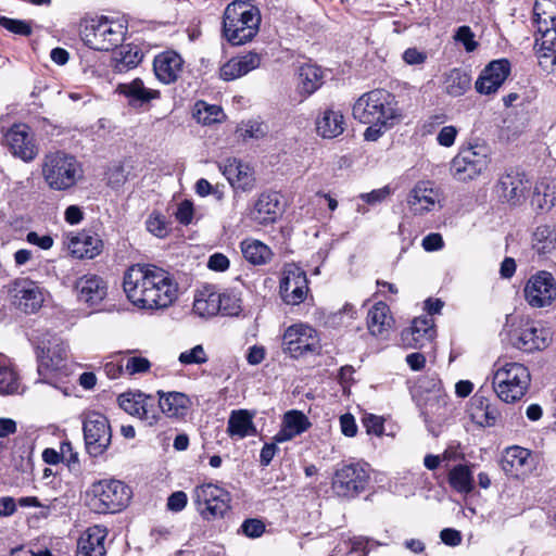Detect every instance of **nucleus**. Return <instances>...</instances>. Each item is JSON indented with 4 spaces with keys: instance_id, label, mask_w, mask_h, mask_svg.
Wrapping results in <instances>:
<instances>
[{
    "instance_id": "nucleus-58",
    "label": "nucleus",
    "mask_w": 556,
    "mask_h": 556,
    "mask_svg": "<svg viewBox=\"0 0 556 556\" xmlns=\"http://www.w3.org/2000/svg\"><path fill=\"white\" fill-rule=\"evenodd\" d=\"M458 135V128L455 126H444L441 128L437 136V142L441 147L450 148L454 144L455 139Z\"/></svg>"
},
{
    "instance_id": "nucleus-6",
    "label": "nucleus",
    "mask_w": 556,
    "mask_h": 556,
    "mask_svg": "<svg viewBox=\"0 0 556 556\" xmlns=\"http://www.w3.org/2000/svg\"><path fill=\"white\" fill-rule=\"evenodd\" d=\"M41 175L50 189L66 191L76 186L83 178L84 170L74 155L55 151L43 156Z\"/></svg>"
},
{
    "instance_id": "nucleus-63",
    "label": "nucleus",
    "mask_w": 556,
    "mask_h": 556,
    "mask_svg": "<svg viewBox=\"0 0 556 556\" xmlns=\"http://www.w3.org/2000/svg\"><path fill=\"white\" fill-rule=\"evenodd\" d=\"M241 530L249 538H258L263 534L265 526L261 520L248 519L241 525Z\"/></svg>"
},
{
    "instance_id": "nucleus-34",
    "label": "nucleus",
    "mask_w": 556,
    "mask_h": 556,
    "mask_svg": "<svg viewBox=\"0 0 556 556\" xmlns=\"http://www.w3.org/2000/svg\"><path fill=\"white\" fill-rule=\"evenodd\" d=\"M283 343L295 348H315L319 344V336L311 325L298 323L287 328L283 333Z\"/></svg>"
},
{
    "instance_id": "nucleus-10",
    "label": "nucleus",
    "mask_w": 556,
    "mask_h": 556,
    "mask_svg": "<svg viewBox=\"0 0 556 556\" xmlns=\"http://www.w3.org/2000/svg\"><path fill=\"white\" fill-rule=\"evenodd\" d=\"M192 498L200 515L207 520L223 517L229 509L230 494L213 483L194 488Z\"/></svg>"
},
{
    "instance_id": "nucleus-24",
    "label": "nucleus",
    "mask_w": 556,
    "mask_h": 556,
    "mask_svg": "<svg viewBox=\"0 0 556 556\" xmlns=\"http://www.w3.org/2000/svg\"><path fill=\"white\" fill-rule=\"evenodd\" d=\"M184 60L179 53L167 50L155 55L153 71L155 77L163 84L175 83L184 71Z\"/></svg>"
},
{
    "instance_id": "nucleus-46",
    "label": "nucleus",
    "mask_w": 556,
    "mask_h": 556,
    "mask_svg": "<svg viewBox=\"0 0 556 556\" xmlns=\"http://www.w3.org/2000/svg\"><path fill=\"white\" fill-rule=\"evenodd\" d=\"M142 61V53L137 47L124 46L115 55V70L125 72L136 67Z\"/></svg>"
},
{
    "instance_id": "nucleus-3",
    "label": "nucleus",
    "mask_w": 556,
    "mask_h": 556,
    "mask_svg": "<svg viewBox=\"0 0 556 556\" xmlns=\"http://www.w3.org/2000/svg\"><path fill=\"white\" fill-rule=\"evenodd\" d=\"M258 8L247 1L229 3L223 17V36L232 46L245 45L257 35L261 25Z\"/></svg>"
},
{
    "instance_id": "nucleus-9",
    "label": "nucleus",
    "mask_w": 556,
    "mask_h": 556,
    "mask_svg": "<svg viewBox=\"0 0 556 556\" xmlns=\"http://www.w3.org/2000/svg\"><path fill=\"white\" fill-rule=\"evenodd\" d=\"M84 440L88 454L102 455L111 445L112 430L108 418L99 412H88L83 421Z\"/></svg>"
},
{
    "instance_id": "nucleus-13",
    "label": "nucleus",
    "mask_w": 556,
    "mask_h": 556,
    "mask_svg": "<svg viewBox=\"0 0 556 556\" xmlns=\"http://www.w3.org/2000/svg\"><path fill=\"white\" fill-rule=\"evenodd\" d=\"M3 144L14 157L25 163L33 162L39 154L35 135L23 123L14 124L3 131Z\"/></svg>"
},
{
    "instance_id": "nucleus-51",
    "label": "nucleus",
    "mask_w": 556,
    "mask_h": 556,
    "mask_svg": "<svg viewBox=\"0 0 556 556\" xmlns=\"http://www.w3.org/2000/svg\"><path fill=\"white\" fill-rule=\"evenodd\" d=\"M143 392H126L118 396L119 407L127 414L138 418Z\"/></svg>"
},
{
    "instance_id": "nucleus-15",
    "label": "nucleus",
    "mask_w": 556,
    "mask_h": 556,
    "mask_svg": "<svg viewBox=\"0 0 556 556\" xmlns=\"http://www.w3.org/2000/svg\"><path fill=\"white\" fill-rule=\"evenodd\" d=\"M443 198L440 188L431 180H419L409 190L406 203L409 211L416 216L440 210Z\"/></svg>"
},
{
    "instance_id": "nucleus-18",
    "label": "nucleus",
    "mask_w": 556,
    "mask_h": 556,
    "mask_svg": "<svg viewBox=\"0 0 556 556\" xmlns=\"http://www.w3.org/2000/svg\"><path fill=\"white\" fill-rule=\"evenodd\" d=\"M510 63L506 59L490 62L480 73L475 89L478 93L490 96L496 93L510 74Z\"/></svg>"
},
{
    "instance_id": "nucleus-17",
    "label": "nucleus",
    "mask_w": 556,
    "mask_h": 556,
    "mask_svg": "<svg viewBox=\"0 0 556 556\" xmlns=\"http://www.w3.org/2000/svg\"><path fill=\"white\" fill-rule=\"evenodd\" d=\"M38 376L37 383H47L53 390H60L64 395H68L66 389L56 386V376L66 374V356L62 350H40L38 356Z\"/></svg>"
},
{
    "instance_id": "nucleus-39",
    "label": "nucleus",
    "mask_w": 556,
    "mask_h": 556,
    "mask_svg": "<svg viewBox=\"0 0 556 556\" xmlns=\"http://www.w3.org/2000/svg\"><path fill=\"white\" fill-rule=\"evenodd\" d=\"M470 86L471 76L463 68H452L443 75V90L451 97H462Z\"/></svg>"
},
{
    "instance_id": "nucleus-48",
    "label": "nucleus",
    "mask_w": 556,
    "mask_h": 556,
    "mask_svg": "<svg viewBox=\"0 0 556 556\" xmlns=\"http://www.w3.org/2000/svg\"><path fill=\"white\" fill-rule=\"evenodd\" d=\"M220 311L223 315L238 316L242 311L240 293L235 290L219 292Z\"/></svg>"
},
{
    "instance_id": "nucleus-36",
    "label": "nucleus",
    "mask_w": 556,
    "mask_h": 556,
    "mask_svg": "<svg viewBox=\"0 0 556 556\" xmlns=\"http://www.w3.org/2000/svg\"><path fill=\"white\" fill-rule=\"evenodd\" d=\"M324 84V75L320 67L304 64L299 68L296 90L302 99H306L317 91Z\"/></svg>"
},
{
    "instance_id": "nucleus-2",
    "label": "nucleus",
    "mask_w": 556,
    "mask_h": 556,
    "mask_svg": "<svg viewBox=\"0 0 556 556\" xmlns=\"http://www.w3.org/2000/svg\"><path fill=\"white\" fill-rule=\"evenodd\" d=\"M353 116L368 125L364 139L377 141L403 118L395 96L386 89H374L361 96L353 105Z\"/></svg>"
},
{
    "instance_id": "nucleus-12",
    "label": "nucleus",
    "mask_w": 556,
    "mask_h": 556,
    "mask_svg": "<svg viewBox=\"0 0 556 556\" xmlns=\"http://www.w3.org/2000/svg\"><path fill=\"white\" fill-rule=\"evenodd\" d=\"M369 478L366 465L359 463L343 465L336 470L331 488L340 497H354L366 489Z\"/></svg>"
},
{
    "instance_id": "nucleus-4",
    "label": "nucleus",
    "mask_w": 556,
    "mask_h": 556,
    "mask_svg": "<svg viewBox=\"0 0 556 556\" xmlns=\"http://www.w3.org/2000/svg\"><path fill=\"white\" fill-rule=\"evenodd\" d=\"M531 375L523 364L497 362L494 364L492 387L496 396L504 403L519 402L528 392Z\"/></svg>"
},
{
    "instance_id": "nucleus-41",
    "label": "nucleus",
    "mask_w": 556,
    "mask_h": 556,
    "mask_svg": "<svg viewBox=\"0 0 556 556\" xmlns=\"http://www.w3.org/2000/svg\"><path fill=\"white\" fill-rule=\"evenodd\" d=\"M451 488L457 493L469 494L475 489L473 473L467 465L454 466L447 476Z\"/></svg>"
},
{
    "instance_id": "nucleus-1",
    "label": "nucleus",
    "mask_w": 556,
    "mask_h": 556,
    "mask_svg": "<svg viewBox=\"0 0 556 556\" xmlns=\"http://www.w3.org/2000/svg\"><path fill=\"white\" fill-rule=\"evenodd\" d=\"M127 300L141 309H163L178 299V283L167 270L151 264H135L123 276Z\"/></svg>"
},
{
    "instance_id": "nucleus-7",
    "label": "nucleus",
    "mask_w": 556,
    "mask_h": 556,
    "mask_svg": "<svg viewBox=\"0 0 556 556\" xmlns=\"http://www.w3.org/2000/svg\"><path fill=\"white\" fill-rule=\"evenodd\" d=\"M131 498V490L115 479L100 480L86 492V505L98 514L117 513L125 508Z\"/></svg>"
},
{
    "instance_id": "nucleus-27",
    "label": "nucleus",
    "mask_w": 556,
    "mask_h": 556,
    "mask_svg": "<svg viewBox=\"0 0 556 556\" xmlns=\"http://www.w3.org/2000/svg\"><path fill=\"white\" fill-rule=\"evenodd\" d=\"M282 213L280 195L277 192H263L257 198L251 218L258 225H269L277 220Z\"/></svg>"
},
{
    "instance_id": "nucleus-21",
    "label": "nucleus",
    "mask_w": 556,
    "mask_h": 556,
    "mask_svg": "<svg viewBox=\"0 0 556 556\" xmlns=\"http://www.w3.org/2000/svg\"><path fill=\"white\" fill-rule=\"evenodd\" d=\"M64 244L70 254L76 258H93L100 254L102 249L100 237L87 231L68 233Z\"/></svg>"
},
{
    "instance_id": "nucleus-47",
    "label": "nucleus",
    "mask_w": 556,
    "mask_h": 556,
    "mask_svg": "<svg viewBox=\"0 0 556 556\" xmlns=\"http://www.w3.org/2000/svg\"><path fill=\"white\" fill-rule=\"evenodd\" d=\"M355 318V306L350 303H345L341 309L327 314L324 319V325L334 329L340 327H348Z\"/></svg>"
},
{
    "instance_id": "nucleus-14",
    "label": "nucleus",
    "mask_w": 556,
    "mask_h": 556,
    "mask_svg": "<svg viewBox=\"0 0 556 556\" xmlns=\"http://www.w3.org/2000/svg\"><path fill=\"white\" fill-rule=\"evenodd\" d=\"M309 292L306 273L295 264H287L281 270L279 295L287 305H300Z\"/></svg>"
},
{
    "instance_id": "nucleus-42",
    "label": "nucleus",
    "mask_w": 556,
    "mask_h": 556,
    "mask_svg": "<svg viewBox=\"0 0 556 556\" xmlns=\"http://www.w3.org/2000/svg\"><path fill=\"white\" fill-rule=\"evenodd\" d=\"M531 204L541 211H548L555 206L556 185L544 180L536 184Z\"/></svg>"
},
{
    "instance_id": "nucleus-23",
    "label": "nucleus",
    "mask_w": 556,
    "mask_h": 556,
    "mask_svg": "<svg viewBox=\"0 0 556 556\" xmlns=\"http://www.w3.org/2000/svg\"><path fill=\"white\" fill-rule=\"evenodd\" d=\"M156 395L160 410L166 417L182 420L188 416L192 401L186 393L159 390Z\"/></svg>"
},
{
    "instance_id": "nucleus-19",
    "label": "nucleus",
    "mask_w": 556,
    "mask_h": 556,
    "mask_svg": "<svg viewBox=\"0 0 556 556\" xmlns=\"http://www.w3.org/2000/svg\"><path fill=\"white\" fill-rule=\"evenodd\" d=\"M220 173L226 177L231 187L248 191L254 186L253 169L236 157H228L218 163Z\"/></svg>"
},
{
    "instance_id": "nucleus-61",
    "label": "nucleus",
    "mask_w": 556,
    "mask_h": 556,
    "mask_svg": "<svg viewBox=\"0 0 556 556\" xmlns=\"http://www.w3.org/2000/svg\"><path fill=\"white\" fill-rule=\"evenodd\" d=\"M391 193V188L389 186H384L380 189H376L368 193L361 194V199L368 204H376L384 201Z\"/></svg>"
},
{
    "instance_id": "nucleus-40",
    "label": "nucleus",
    "mask_w": 556,
    "mask_h": 556,
    "mask_svg": "<svg viewBox=\"0 0 556 556\" xmlns=\"http://www.w3.org/2000/svg\"><path fill=\"white\" fill-rule=\"evenodd\" d=\"M245 261L253 265H264L273 257L271 249L260 240L248 238L240 243Z\"/></svg>"
},
{
    "instance_id": "nucleus-45",
    "label": "nucleus",
    "mask_w": 556,
    "mask_h": 556,
    "mask_svg": "<svg viewBox=\"0 0 556 556\" xmlns=\"http://www.w3.org/2000/svg\"><path fill=\"white\" fill-rule=\"evenodd\" d=\"M533 248L539 254L551 253L556 248V233L547 225L539 226L533 233Z\"/></svg>"
},
{
    "instance_id": "nucleus-50",
    "label": "nucleus",
    "mask_w": 556,
    "mask_h": 556,
    "mask_svg": "<svg viewBox=\"0 0 556 556\" xmlns=\"http://www.w3.org/2000/svg\"><path fill=\"white\" fill-rule=\"evenodd\" d=\"M138 418L144 421L148 426H154L160 420L161 416L155 407V399L151 394L143 393L140 405V416Z\"/></svg>"
},
{
    "instance_id": "nucleus-20",
    "label": "nucleus",
    "mask_w": 556,
    "mask_h": 556,
    "mask_svg": "<svg viewBox=\"0 0 556 556\" xmlns=\"http://www.w3.org/2000/svg\"><path fill=\"white\" fill-rule=\"evenodd\" d=\"M366 326L371 337L379 340L388 339L394 326L389 305L384 302L375 303L367 312Z\"/></svg>"
},
{
    "instance_id": "nucleus-29",
    "label": "nucleus",
    "mask_w": 556,
    "mask_h": 556,
    "mask_svg": "<svg viewBox=\"0 0 556 556\" xmlns=\"http://www.w3.org/2000/svg\"><path fill=\"white\" fill-rule=\"evenodd\" d=\"M261 54L250 51L245 54L235 56L227 61L219 70V76L225 81L240 78L251 71L260 67Z\"/></svg>"
},
{
    "instance_id": "nucleus-60",
    "label": "nucleus",
    "mask_w": 556,
    "mask_h": 556,
    "mask_svg": "<svg viewBox=\"0 0 556 556\" xmlns=\"http://www.w3.org/2000/svg\"><path fill=\"white\" fill-rule=\"evenodd\" d=\"M421 247L427 252L440 251L444 248V240L441 233L431 232L427 235L421 242Z\"/></svg>"
},
{
    "instance_id": "nucleus-35",
    "label": "nucleus",
    "mask_w": 556,
    "mask_h": 556,
    "mask_svg": "<svg viewBox=\"0 0 556 556\" xmlns=\"http://www.w3.org/2000/svg\"><path fill=\"white\" fill-rule=\"evenodd\" d=\"M116 91L127 98L130 105H142L160 97V91L147 88L140 78L118 84Z\"/></svg>"
},
{
    "instance_id": "nucleus-8",
    "label": "nucleus",
    "mask_w": 556,
    "mask_h": 556,
    "mask_svg": "<svg viewBox=\"0 0 556 556\" xmlns=\"http://www.w3.org/2000/svg\"><path fill=\"white\" fill-rule=\"evenodd\" d=\"M489 150L481 144L463 148L451 162V174L459 181L472 180L489 165Z\"/></svg>"
},
{
    "instance_id": "nucleus-44",
    "label": "nucleus",
    "mask_w": 556,
    "mask_h": 556,
    "mask_svg": "<svg viewBox=\"0 0 556 556\" xmlns=\"http://www.w3.org/2000/svg\"><path fill=\"white\" fill-rule=\"evenodd\" d=\"M519 341L530 348L547 346L552 341V332L543 326L530 327L521 332Z\"/></svg>"
},
{
    "instance_id": "nucleus-64",
    "label": "nucleus",
    "mask_w": 556,
    "mask_h": 556,
    "mask_svg": "<svg viewBox=\"0 0 556 556\" xmlns=\"http://www.w3.org/2000/svg\"><path fill=\"white\" fill-rule=\"evenodd\" d=\"M188 503V496L182 491L172 493L167 500V508L170 511H181Z\"/></svg>"
},
{
    "instance_id": "nucleus-43",
    "label": "nucleus",
    "mask_w": 556,
    "mask_h": 556,
    "mask_svg": "<svg viewBox=\"0 0 556 556\" xmlns=\"http://www.w3.org/2000/svg\"><path fill=\"white\" fill-rule=\"evenodd\" d=\"M224 116V112L218 105L208 104L205 101H198L194 104L193 117L202 125L220 123Z\"/></svg>"
},
{
    "instance_id": "nucleus-52",
    "label": "nucleus",
    "mask_w": 556,
    "mask_h": 556,
    "mask_svg": "<svg viewBox=\"0 0 556 556\" xmlns=\"http://www.w3.org/2000/svg\"><path fill=\"white\" fill-rule=\"evenodd\" d=\"M149 232L157 238H165L168 233V224L166 217L157 212H153L146 220Z\"/></svg>"
},
{
    "instance_id": "nucleus-53",
    "label": "nucleus",
    "mask_w": 556,
    "mask_h": 556,
    "mask_svg": "<svg viewBox=\"0 0 556 556\" xmlns=\"http://www.w3.org/2000/svg\"><path fill=\"white\" fill-rule=\"evenodd\" d=\"M237 131L240 134V136L245 139H260L263 138L267 130L263 123H260L257 121H248L242 122L239 126Z\"/></svg>"
},
{
    "instance_id": "nucleus-49",
    "label": "nucleus",
    "mask_w": 556,
    "mask_h": 556,
    "mask_svg": "<svg viewBox=\"0 0 556 556\" xmlns=\"http://www.w3.org/2000/svg\"><path fill=\"white\" fill-rule=\"evenodd\" d=\"M16 372L7 364H0V394H13L18 391Z\"/></svg>"
},
{
    "instance_id": "nucleus-25",
    "label": "nucleus",
    "mask_w": 556,
    "mask_h": 556,
    "mask_svg": "<svg viewBox=\"0 0 556 556\" xmlns=\"http://www.w3.org/2000/svg\"><path fill=\"white\" fill-rule=\"evenodd\" d=\"M501 467L503 471L510 477H526L533 469L530 451L520 446L506 448L501 459Z\"/></svg>"
},
{
    "instance_id": "nucleus-62",
    "label": "nucleus",
    "mask_w": 556,
    "mask_h": 556,
    "mask_svg": "<svg viewBox=\"0 0 556 556\" xmlns=\"http://www.w3.org/2000/svg\"><path fill=\"white\" fill-rule=\"evenodd\" d=\"M179 361L182 364H202L207 361L205 350H188L179 355Z\"/></svg>"
},
{
    "instance_id": "nucleus-55",
    "label": "nucleus",
    "mask_w": 556,
    "mask_h": 556,
    "mask_svg": "<svg viewBox=\"0 0 556 556\" xmlns=\"http://www.w3.org/2000/svg\"><path fill=\"white\" fill-rule=\"evenodd\" d=\"M0 25L13 34L22 36H28L31 34V27L25 21L2 16L0 17Z\"/></svg>"
},
{
    "instance_id": "nucleus-38",
    "label": "nucleus",
    "mask_w": 556,
    "mask_h": 556,
    "mask_svg": "<svg viewBox=\"0 0 556 556\" xmlns=\"http://www.w3.org/2000/svg\"><path fill=\"white\" fill-rule=\"evenodd\" d=\"M316 129L323 138H336L344 130V117L340 111L327 109L317 118Z\"/></svg>"
},
{
    "instance_id": "nucleus-33",
    "label": "nucleus",
    "mask_w": 556,
    "mask_h": 556,
    "mask_svg": "<svg viewBox=\"0 0 556 556\" xmlns=\"http://www.w3.org/2000/svg\"><path fill=\"white\" fill-rule=\"evenodd\" d=\"M467 412L472 422L480 427H493L501 416L496 406L479 394L471 397Z\"/></svg>"
},
{
    "instance_id": "nucleus-57",
    "label": "nucleus",
    "mask_w": 556,
    "mask_h": 556,
    "mask_svg": "<svg viewBox=\"0 0 556 556\" xmlns=\"http://www.w3.org/2000/svg\"><path fill=\"white\" fill-rule=\"evenodd\" d=\"M150 362L146 357L132 356L125 364V370L129 375L143 374L150 369Z\"/></svg>"
},
{
    "instance_id": "nucleus-5",
    "label": "nucleus",
    "mask_w": 556,
    "mask_h": 556,
    "mask_svg": "<svg viewBox=\"0 0 556 556\" xmlns=\"http://www.w3.org/2000/svg\"><path fill=\"white\" fill-rule=\"evenodd\" d=\"M127 25L117 18L94 16L80 23V38L86 46L98 51H110L122 45Z\"/></svg>"
},
{
    "instance_id": "nucleus-32",
    "label": "nucleus",
    "mask_w": 556,
    "mask_h": 556,
    "mask_svg": "<svg viewBox=\"0 0 556 556\" xmlns=\"http://www.w3.org/2000/svg\"><path fill=\"white\" fill-rule=\"evenodd\" d=\"M220 311L219 292L213 285H203L194 292L193 312L201 317H212Z\"/></svg>"
},
{
    "instance_id": "nucleus-16",
    "label": "nucleus",
    "mask_w": 556,
    "mask_h": 556,
    "mask_svg": "<svg viewBox=\"0 0 556 556\" xmlns=\"http://www.w3.org/2000/svg\"><path fill=\"white\" fill-rule=\"evenodd\" d=\"M523 293L533 308L551 306L556 300V279L549 271L540 270L528 279Z\"/></svg>"
},
{
    "instance_id": "nucleus-54",
    "label": "nucleus",
    "mask_w": 556,
    "mask_h": 556,
    "mask_svg": "<svg viewBox=\"0 0 556 556\" xmlns=\"http://www.w3.org/2000/svg\"><path fill=\"white\" fill-rule=\"evenodd\" d=\"M454 40L462 43L467 52H473L478 48L475 34L467 25L460 26L454 34Z\"/></svg>"
},
{
    "instance_id": "nucleus-28",
    "label": "nucleus",
    "mask_w": 556,
    "mask_h": 556,
    "mask_svg": "<svg viewBox=\"0 0 556 556\" xmlns=\"http://www.w3.org/2000/svg\"><path fill=\"white\" fill-rule=\"evenodd\" d=\"M80 301L90 306L100 304L108 295V285L103 278L97 275H85L75 283Z\"/></svg>"
},
{
    "instance_id": "nucleus-59",
    "label": "nucleus",
    "mask_w": 556,
    "mask_h": 556,
    "mask_svg": "<svg viewBox=\"0 0 556 556\" xmlns=\"http://www.w3.org/2000/svg\"><path fill=\"white\" fill-rule=\"evenodd\" d=\"M26 241L41 250H50L54 243V240L50 235H39L36 231H29L26 235Z\"/></svg>"
},
{
    "instance_id": "nucleus-11",
    "label": "nucleus",
    "mask_w": 556,
    "mask_h": 556,
    "mask_svg": "<svg viewBox=\"0 0 556 556\" xmlns=\"http://www.w3.org/2000/svg\"><path fill=\"white\" fill-rule=\"evenodd\" d=\"M10 301L14 307L25 314L38 312L47 295V291L36 281L28 278H16L8 285Z\"/></svg>"
},
{
    "instance_id": "nucleus-37",
    "label": "nucleus",
    "mask_w": 556,
    "mask_h": 556,
    "mask_svg": "<svg viewBox=\"0 0 556 556\" xmlns=\"http://www.w3.org/2000/svg\"><path fill=\"white\" fill-rule=\"evenodd\" d=\"M254 414L247 409H236L229 415L227 433L230 438L244 439L256 434L253 424Z\"/></svg>"
},
{
    "instance_id": "nucleus-31",
    "label": "nucleus",
    "mask_w": 556,
    "mask_h": 556,
    "mask_svg": "<svg viewBox=\"0 0 556 556\" xmlns=\"http://www.w3.org/2000/svg\"><path fill=\"white\" fill-rule=\"evenodd\" d=\"M106 529L93 526L81 533L77 542V556H104Z\"/></svg>"
},
{
    "instance_id": "nucleus-26",
    "label": "nucleus",
    "mask_w": 556,
    "mask_h": 556,
    "mask_svg": "<svg viewBox=\"0 0 556 556\" xmlns=\"http://www.w3.org/2000/svg\"><path fill=\"white\" fill-rule=\"evenodd\" d=\"M402 340L407 346L422 348L432 342L437 336L434 320L430 316L415 318L410 326L402 331Z\"/></svg>"
},
{
    "instance_id": "nucleus-56",
    "label": "nucleus",
    "mask_w": 556,
    "mask_h": 556,
    "mask_svg": "<svg viewBox=\"0 0 556 556\" xmlns=\"http://www.w3.org/2000/svg\"><path fill=\"white\" fill-rule=\"evenodd\" d=\"M363 426L368 434L382 437L384 434V418L374 414H367L363 417Z\"/></svg>"
},
{
    "instance_id": "nucleus-30",
    "label": "nucleus",
    "mask_w": 556,
    "mask_h": 556,
    "mask_svg": "<svg viewBox=\"0 0 556 556\" xmlns=\"http://www.w3.org/2000/svg\"><path fill=\"white\" fill-rule=\"evenodd\" d=\"M312 424L307 416L298 409H291L283 414L280 430L275 434V442L282 443L304 433Z\"/></svg>"
},
{
    "instance_id": "nucleus-22",
    "label": "nucleus",
    "mask_w": 556,
    "mask_h": 556,
    "mask_svg": "<svg viewBox=\"0 0 556 556\" xmlns=\"http://www.w3.org/2000/svg\"><path fill=\"white\" fill-rule=\"evenodd\" d=\"M530 184L523 173L511 170L500 178L497 192L506 202L516 205L526 199Z\"/></svg>"
}]
</instances>
